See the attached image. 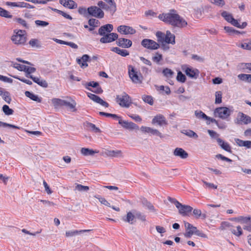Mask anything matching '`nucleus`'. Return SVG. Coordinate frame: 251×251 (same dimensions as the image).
Segmentation results:
<instances>
[{
	"label": "nucleus",
	"instance_id": "f257e3e1",
	"mask_svg": "<svg viewBox=\"0 0 251 251\" xmlns=\"http://www.w3.org/2000/svg\"><path fill=\"white\" fill-rule=\"evenodd\" d=\"M158 18L164 22L178 28H183L187 25V22L175 9L170 10L168 13L160 14Z\"/></svg>",
	"mask_w": 251,
	"mask_h": 251
},
{
	"label": "nucleus",
	"instance_id": "f03ea898",
	"mask_svg": "<svg viewBox=\"0 0 251 251\" xmlns=\"http://www.w3.org/2000/svg\"><path fill=\"white\" fill-rule=\"evenodd\" d=\"M14 34L11 37V40L16 45H23L26 41L25 31L18 30L17 32L14 31Z\"/></svg>",
	"mask_w": 251,
	"mask_h": 251
},
{
	"label": "nucleus",
	"instance_id": "7ed1b4c3",
	"mask_svg": "<svg viewBox=\"0 0 251 251\" xmlns=\"http://www.w3.org/2000/svg\"><path fill=\"white\" fill-rule=\"evenodd\" d=\"M128 75L133 83L136 84L142 83L143 78L141 74L137 71L132 66H129L128 67Z\"/></svg>",
	"mask_w": 251,
	"mask_h": 251
},
{
	"label": "nucleus",
	"instance_id": "20e7f679",
	"mask_svg": "<svg viewBox=\"0 0 251 251\" xmlns=\"http://www.w3.org/2000/svg\"><path fill=\"white\" fill-rule=\"evenodd\" d=\"M116 102L122 107H129L131 103L130 97L125 92H123L121 95H117Z\"/></svg>",
	"mask_w": 251,
	"mask_h": 251
},
{
	"label": "nucleus",
	"instance_id": "39448f33",
	"mask_svg": "<svg viewBox=\"0 0 251 251\" xmlns=\"http://www.w3.org/2000/svg\"><path fill=\"white\" fill-rule=\"evenodd\" d=\"M231 110L226 107L216 108L214 111L215 117H218L223 120L227 119L231 115Z\"/></svg>",
	"mask_w": 251,
	"mask_h": 251
},
{
	"label": "nucleus",
	"instance_id": "423d86ee",
	"mask_svg": "<svg viewBox=\"0 0 251 251\" xmlns=\"http://www.w3.org/2000/svg\"><path fill=\"white\" fill-rule=\"evenodd\" d=\"M89 15L98 19H102L104 16L103 10L97 6H91L87 8Z\"/></svg>",
	"mask_w": 251,
	"mask_h": 251
},
{
	"label": "nucleus",
	"instance_id": "0eeeda50",
	"mask_svg": "<svg viewBox=\"0 0 251 251\" xmlns=\"http://www.w3.org/2000/svg\"><path fill=\"white\" fill-rule=\"evenodd\" d=\"M82 85L86 89L96 94H101L102 90L99 85V83L95 81H90L89 82H82Z\"/></svg>",
	"mask_w": 251,
	"mask_h": 251
},
{
	"label": "nucleus",
	"instance_id": "6e6552de",
	"mask_svg": "<svg viewBox=\"0 0 251 251\" xmlns=\"http://www.w3.org/2000/svg\"><path fill=\"white\" fill-rule=\"evenodd\" d=\"M182 71L190 78L193 79H197L199 76L200 72L197 69L193 68L185 65L182 66Z\"/></svg>",
	"mask_w": 251,
	"mask_h": 251
},
{
	"label": "nucleus",
	"instance_id": "1a4fd4ad",
	"mask_svg": "<svg viewBox=\"0 0 251 251\" xmlns=\"http://www.w3.org/2000/svg\"><path fill=\"white\" fill-rule=\"evenodd\" d=\"M141 45L144 48L151 50H155L158 49L160 46L155 41L149 39H144L141 42Z\"/></svg>",
	"mask_w": 251,
	"mask_h": 251
},
{
	"label": "nucleus",
	"instance_id": "9d476101",
	"mask_svg": "<svg viewBox=\"0 0 251 251\" xmlns=\"http://www.w3.org/2000/svg\"><path fill=\"white\" fill-rule=\"evenodd\" d=\"M106 2V11L113 15L117 11V4L114 0H103Z\"/></svg>",
	"mask_w": 251,
	"mask_h": 251
},
{
	"label": "nucleus",
	"instance_id": "9b49d317",
	"mask_svg": "<svg viewBox=\"0 0 251 251\" xmlns=\"http://www.w3.org/2000/svg\"><path fill=\"white\" fill-rule=\"evenodd\" d=\"M118 35L116 33H109L102 37L100 41L101 43H108L118 39Z\"/></svg>",
	"mask_w": 251,
	"mask_h": 251
},
{
	"label": "nucleus",
	"instance_id": "f8f14e48",
	"mask_svg": "<svg viewBox=\"0 0 251 251\" xmlns=\"http://www.w3.org/2000/svg\"><path fill=\"white\" fill-rule=\"evenodd\" d=\"M236 120V123L237 124L247 125L251 123V117L242 112H239L237 114Z\"/></svg>",
	"mask_w": 251,
	"mask_h": 251
},
{
	"label": "nucleus",
	"instance_id": "ddd939ff",
	"mask_svg": "<svg viewBox=\"0 0 251 251\" xmlns=\"http://www.w3.org/2000/svg\"><path fill=\"white\" fill-rule=\"evenodd\" d=\"M118 32L124 34H134L136 33V30L132 27L122 25H120L117 28Z\"/></svg>",
	"mask_w": 251,
	"mask_h": 251
},
{
	"label": "nucleus",
	"instance_id": "4468645a",
	"mask_svg": "<svg viewBox=\"0 0 251 251\" xmlns=\"http://www.w3.org/2000/svg\"><path fill=\"white\" fill-rule=\"evenodd\" d=\"M179 212L183 216H188L191 213L193 208L189 205H176Z\"/></svg>",
	"mask_w": 251,
	"mask_h": 251
},
{
	"label": "nucleus",
	"instance_id": "2eb2a0df",
	"mask_svg": "<svg viewBox=\"0 0 251 251\" xmlns=\"http://www.w3.org/2000/svg\"><path fill=\"white\" fill-rule=\"evenodd\" d=\"M185 226L186 228V231L184 233V236L186 238H190L192 235L196 232H198L197 227L194 226L189 223H185Z\"/></svg>",
	"mask_w": 251,
	"mask_h": 251
},
{
	"label": "nucleus",
	"instance_id": "dca6fc26",
	"mask_svg": "<svg viewBox=\"0 0 251 251\" xmlns=\"http://www.w3.org/2000/svg\"><path fill=\"white\" fill-rule=\"evenodd\" d=\"M113 26L111 24H106L105 25L101 26L98 30V33L99 35L104 36V35H106L113 30Z\"/></svg>",
	"mask_w": 251,
	"mask_h": 251
},
{
	"label": "nucleus",
	"instance_id": "f3484780",
	"mask_svg": "<svg viewBox=\"0 0 251 251\" xmlns=\"http://www.w3.org/2000/svg\"><path fill=\"white\" fill-rule=\"evenodd\" d=\"M88 97L92 100L94 101L95 102L100 104L102 106H103L105 107H108L109 106V104L102 100L100 97L90 93L87 94Z\"/></svg>",
	"mask_w": 251,
	"mask_h": 251
},
{
	"label": "nucleus",
	"instance_id": "a211bd4d",
	"mask_svg": "<svg viewBox=\"0 0 251 251\" xmlns=\"http://www.w3.org/2000/svg\"><path fill=\"white\" fill-rule=\"evenodd\" d=\"M117 45L123 48H128L132 46V41L127 39L121 38L116 41Z\"/></svg>",
	"mask_w": 251,
	"mask_h": 251
},
{
	"label": "nucleus",
	"instance_id": "6ab92c4d",
	"mask_svg": "<svg viewBox=\"0 0 251 251\" xmlns=\"http://www.w3.org/2000/svg\"><path fill=\"white\" fill-rule=\"evenodd\" d=\"M152 124H157L160 126L168 125L167 121H166L165 117L161 114L157 115L153 118L152 120Z\"/></svg>",
	"mask_w": 251,
	"mask_h": 251
},
{
	"label": "nucleus",
	"instance_id": "aec40b11",
	"mask_svg": "<svg viewBox=\"0 0 251 251\" xmlns=\"http://www.w3.org/2000/svg\"><path fill=\"white\" fill-rule=\"evenodd\" d=\"M59 3L69 9H75L77 7V3L73 0H59Z\"/></svg>",
	"mask_w": 251,
	"mask_h": 251
},
{
	"label": "nucleus",
	"instance_id": "412c9836",
	"mask_svg": "<svg viewBox=\"0 0 251 251\" xmlns=\"http://www.w3.org/2000/svg\"><path fill=\"white\" fill-rule=\"evenodd\" d=\"M237 219L242 223L248 225L249 226H245L244 229L251 231V217L240 216Z\"/></svg>",
	"mask_w": 251,
	"mask_h": 251
},
{
	"label": "nucleus",
	"instance_id": "4be33fe9",
	"mask_svg": "<svg viewBox=\"0 0 251 251\" xmlns=\"http://www.w3.org/2000/svg\"><path fill=\"white\" fill-rule=\"evenodd\" d=\"M119 124L121 125L124 128L128 129H135L137 126V125L132 123V122H128L126 121L122 120L121 118L118 119Z\"/></svg>",
	"mask_w": 251,
	"mask_h": 251
},
{
	"label": "nucleus",
	"instance_id": "5701e85b",
	"mask_svg": "<svg viewBox=\"0 0 251 251\" xmlns=\"http://www.w3.org/2000/svg\"><path fill=\"white\" fill-rule=\"evenodd\" d=\"M141 130L143 132L151 133L152 135L158 136L160 138L163 137L162 134L156 129H153L150 127L142 126L141 127Z\"/></svg>",
	"mask_w": 251,
	"mask_h": 251
},
{
	"label": "nucleus",
	"instance_id": "b1692460",
	"mask_svg": "<svg viewBox=\"0 0 251 251\" xmlns=\"http://www.w3.org/2000/svg\"><path fill=\"white\" fill-rule=\"evenodd\" d=\"M90 57L87 54L82 55L81 58H77L76 62L80 65L81 68H85L88 66L87 62L90 61Z\"/></svg>",
	"mask_w": 251,
	"mask_h": 251
},
{
	"label": "nucleus",
	"instance_id": "393cba45",
	"mask_svg": "<svg viewBox=\"0 0 251 251\" xmlns=\"http://www.w3.org/2000/svg\"><path fill=\"white\" fill-rule=\"evenodd\" d=\"M173 153L175 156L179 157L182 159H185L188 156V153L183 149L180 148H176Z\"/></svg>",
	"mask_w": 251,
	"mask_h": 251
},
{
	"label": "nucleus",
	"instance_id": "a878e982",
	"mask_svg": "<svg viewBox=\"0 0 251 251\" xmlns=\"http://www.w3.org/2000/svg\"><path fill=\"white\" fill-rule=\"evenodd\" d=\"M164 42L167 44H175V36L172 34L170 31L167 30L166 34L165 35Z\"/></svg>",
	"mask_w": 251,
	"mask_h": 251
},
{
	"label": "nucleus",
	"instance_id": "bb28decb",
	"mask_svg": "<svg viewBox=\"0 0 251 251\" xmlns=\"http://www.w3.org/2000/svg\"><path fill=\"white\" fill-rule=\"evenodd\" d=\"M26 76L27 77L30 78L31 79H32V80L34 82L36 83L39 85H40L44 88H47L48 86V83L45 80H43V79L41 80L39 78H38L37 77H34L33 75L28 76L27 75H26Z\"/></svg>",
	"mask_w": 251,
	"mask_h": 251
},
{
	"label": "nucleus",
	"instance_id": "cd10ccee",
	"mask_svg": "<svg viewBox=\"0 0 251 251\" xmlns=\"http://www.w3.org/2000/svg\"><path fill=\"white\" fill-rule=\"evenodd\" d=\"M236 144L239 147H244L247 149H251V141H243L238 138L235 139Z\"/></svg>",
	"mask_w": 251,
	"mask_h": 251
},
{
	"label": "nucleus",
	"instance_id": "c85d7f7f",
	"mask_svg": "<svg viewBox=\"0 0 251 251\" xmlns=\"http://www.w3.org/2000/svg\"><path fill=\"white\" fill-rule=\"evenodd\" d=\"M217 143L222 149L228 152H231V147L228 143L225 142L222 139H218Z\"/></svg>",
	"mask_w": 251,
	"mask_h": 251
},
{
	"label": "nucleus",
	"instance_id": "c756f323",
	"mask_svg": "<svg viewBox=\"0 0 251 251\" xmlns=\"http://www.w3.org/2000/svg\"><path fill=\"white\" fill-rule=\"evenodd\" d=\"M135 218V215L134 214V211L133 213L131 212H127L126 216L124 217L123 218V220L124 221L126 222H127L130 224H132L134 223V220Z\"/></svg>",
	"mask_w": 251,
	"mask_h": 251
},
{
	"label": "nucleus",
	"instance_id": "7c9ffc66",
	"mask_svg": "<svg viewBox=\"0 0 251 251\" xmlns=\"http://www.w3.org/2000/svg\"><path fill=\"white\" fill-rule=\"evenodd\" d=\"M91 230L90 229H83L80 230H73V231H67L65 233V235L67 237H72L73 236H75L78 234H80L81 233H84L87 232H89Z\"/></svg>",
	"mask_w": 251,
	"mask_h": 251
},
{
	"label": "nucleus",
	"instance_id": "2f4dec72",
	"mask_svg": "<svg viewBox=\"0 0 251 251\" xmlns=\"http://www.w3.org/2000/svg\"><path fill=\"white\" fill-rule=\"evenodd\" d=\"M229 230L232 234L237 237L240 236L243 234L242 227L240 226L235 227L231 226Z\"/></svg>",
	"mask_w": 251,
	"mask_h": 251
},
{
	"label": "nucleus",
	"instance_id": "473e14b6",
	"mask_svg": "<svg viewBox=\"0 0 251 251\" xmlns=\"http://www.w3.org/2000/svg\"><path fill=\"white\" fill-rule=\"evenodd\" d=\"M111 50L123 57L126 56L129 54L127 50L124 49H121L118 47H113Z\"/></svg>",
	"mask_w": 251,
	"mask_h": 251
},
{
	"label": "nucleus",
	"instance_id": "72a5a7b5",
	"mask_svg": "<svg viewBox=\"0 0 251 251\" xmlns=\"http://www.w3.org/2000/svg\"><path fill=\"white\" fill-rule=\"evenodd\" d=\"M85 126L90 131L94 132L95 133L101 132L100 129L97 127L96 125L93 123L87 122Z\"/></svg>",
	"mask_w": 251,
	"mask_h": 251
},
{
	"label": "nucleus",
	"instance_id": "f704fd0d",
	"mask_svg": "<svg viewBox=\"0 0 251 251\" xmlns=\"http://www.w3.org/2000/svg\"><path fill=\"white\" fill-rule=\"evenodd\" d=\"M107 156L112 157H122V152L120 150L108 151L106 152Z\"/></svg>",
	"mask_w": 251,
	"mask_h": 251
},
{
	"label": "nucleus",
	"instance_id": "c9c22d12",
	"mask_svg": "<svg viewBox=\"0 0 251 251\" xmlns=\"http://www.w3.org/2000/svg\"><path fill=\"white\" fill-rule=\"evenodd\" d=\"M81 153L85 155V156H88V155H93L95 153H97L98 151H94L92 149H89L88 148H82L81 149L80 151Z\"/></svg>",
	"mask_w": 251,
	"mask_h": 251
},
{
	"label": "nucleus",
	"instance_id": "e433bc0d",
	"mask_svg": "<svg viewBox=\"0 0 251 251\" xmlns=\"http://www.w3.org/2000/svg\"><path fill=\"white\" fill-rule=\"evenodd\" d=\"M25 95L26 97L30 98L31 100L34 101H37L38 102H40L41 101V99L39 98L37 95H36L29 91H25Z\"/></svg>",
	"mask_w": 251,
	"mask_h": 251
},
{
	"label": "nucleus",
	"instance_id": "4c0bfd02",
	"mask_svg": "<svg viewBox=\"0 0 251 251\" xmlns=\"http://www.w3.org/2000/svg\"><path fill=\"white\" fill-rule=\"evenodd\" d=\"M162 74L165 77L167 78H171L173 77L175 73L172 70L166 68L163 70Z\"/></svg>",
	"mask_w": 251,
	"mask_h": 251
},
{
	"label": "nucleus",
	"instance_id": "58836bf2",
	"mask_svg": "<svg viewBox=\"0 0 251 251\" xmlns=\"http://www.w3.org/2000/svg\"><path fill=\"white\" fill-rule=\"evenodd\" d=\"M52 102L55 108L64 106L65 100L57 98L52 99Z\"/></svg>",
	"mask_w": 251,
	"mask_h": 251
},
{
	"label": "nucleus",
	"instance_id": "ea45409f",
	"mask_svg": "<svg viewBox=\"0 0 251 251\" xmlns=\"http://www.w3.org/2000/svg\"><path fill=\"white\" fill-rule=\"evenodd\" d=\"M181 132L190 138H195L197 139L198 135L193 130L183 129L181 131Z\"/></svg>",
	"mask_w": 251,
	"mask_h": 251
},
{
	"label": "nucleus",
	"instance_id": "a19ab883",
	"mask_svg": "<svg viewBox=\"0 0 251 251\" xmlns=\"http://www.w3.org/2000/svg\"><path fill=\"white\" fill-rule=\"evenodd\" d=\"M193 214L197 218H201L202 219H205L207 216L205 213H201V210L198 209H195L193 210Z\"/></svg>",
	"mask_w": 251,
	"mask_h": 251
},
{
	"label": "nucleus",
	"instance_id": "79ce46f5",
	"mask_svg": "<svg viewBox=\"0 0 251 251\" xmlns=\"http://www.w3.org/2000/svg\"><path fill=\"white\" fill-rule=\"evenodd\" d=\"M76 105V103L74 100H72V102H70L66 100H65L64 106L68 107L70 109L73 110L72 111L75 112L76 111V109L75 108Z\"/></svg>",
	"mask_w": 251,
	"mask_h": 251
},
{
	"label": "nucleus",
	"instance_id": "37998d69",
	"mask_svg": "<svg viewBox=\"0 0 251 251\" xmlns=\"http://www.w3.org/2000/svg\"><path fill=\"white\" fill-rule=\"evenodd\" d=\"M152 61L157 64H160V62L163 60L162 55L157 52L152 58Z\"/></svg>",
	"mask_w": 251,
	"mask_h": 251
},
{
	"label": "nucleus",
	"instance_id": "c03bdc74",
	"mask_svg": "<svg viewBox=\"0 0 251 251\" xmlns=\"http://www.w3.org/2000/svg\"><path fill=\"white\" fill-rule=\"evenodd\" d=\"M195 115L198 119H202L204 120L209 119V117L207 116L201 110H196L195 112Z\"/></svg>",
	"mask_w": 251,
	"mask_h": 251
},
{
	"label": "nucleus",
	"instance_id": "a18cd8bd",
	"mask_svg": "<svg viewBox=\"0 0 251 251\" xmlns=\"http://www.w3.org/2000/svg\"><path fill=\"white\" fill-rule=\"evenodd\" d=\"M221 15L228 22L230 23L233 18L232 15L226 11H224L221 13Z\"/></svg>",
	"mask_w": 251,
	"mask_h": 251
},
{
	"label": "nucleus",
	"instance_id": "49530a36",
	"mask_svg": "<svg viewBox=\"0 0 251 251\" xmlns=\"http://www.w3.org/2000/svg\"><path fill=\"white\" fill-rule=\"evenodd\" d=\"M182 202H183L182 200H181L180 201H179L175 198H173L170 197H168L167 199L164 201V202L165 204H168L169 202L172 204H181Z\"/></svg>",
	"mask_w": 251,
	"mask_h": 251
},
{
	"label": "nucleus",
	"instance_id": "de8ad7c7",
	"mask_svg": "<svg viewBox=\"0 0 251 251\" xmlns=\"http://www.w3.org/2000/svg\"><path fill=\"white\" fill-rule=\"evenodd\" d=\"M88 24L90 26L98 27L100 25V22L96 19H90L88 21Z\"/></svg>",
	"mask_w": 251,
	"mask_h": 251
},
{
	"label": "nucleus",
	"instance_id": "09e8293b",
	"mask_svg": "<svg viewBox=\"0 0 251 251\" xmlns=\"http://www.w3.org/2000/svg\"><path fill=\"white\" fill-rule=\"evenodd\" d=\"M142 100L146 103H148L151 105H152L153 104V100L152 97L151 96L144 95L142 97Z\"/></svg>",
	"mask_w": 251,
	"mask_h": 251
},
{
	"label": "nucleus",
	"instance_id": "8fccbe9b",
	"mask_svg": "<svg viewBox=\"0 0 251 251\" xmlns=\"http://www.w3.org/2000/svg\"><path fill=\"white\" fill-rule=\"evenodd\" d=\"M16 21L18 23L20 24L21 25H22L25 28H26V29L29 28V25L28 24H27L25 20H24L21 18H19L16 19Z\"/></svg>",
	"mask_w": 251,
	"mask_h": 251
},
{
	"label": "nucleus",
	"instance_id": "3c124183",
	"mask_svg": "<svg viewBox=\"0 0 251 251\" xmlns=\"http://www.w3.org/2000/svg\"><path fill=\"white\" fill-rule=\"evenodd\" d=\"M0 16L7 18H11L12 17V15H10L8 11L1 7H0Z\"/></svg>",
	"mask_w": 251,
	"mask_h": 251
},
{
	"label": "nucleus",
	"instance_id": "603ef678",
	"mask_svg": "<svg viewBox=\"0 0 251 251\" xmlns=\"http://www.w3.org/2000/svg\"><path fill=\"white\" fill-rule=\"evenodd\" d=\"M207 132L208 133L211 138L216 139L217 142L218 139H220L219 138L220 135L218 133H217L216 131L208 129Z\"/></svg>",
	"mask_w": 251,
	"mask_h": 251
},
{
	"label": "nucleus",
	"instance_id": "864d4df0",
	"mask_svg": "<svg viewBox=\"0 0 251 251\" xmlns=\"http://www.w3.org/2000/svg\"><path fill=\"white\" fill-rule=\"evenodd\" d=\"M156 36L157 38V41L159 43H164L165 34L161 31H157L156 33Z\"/></svg>",
	"mask_w": 251,
	"mask_h": 251
},
{
	"label": "nucleus",
	"instance_id": "5fc2aeb1",
	"mask_svg": "<svg viewBox=\"0 0 251 251\" xmlns=\"http://www.w3.org/2000/svg\"><path fill=\"white\" fill-rule=\"evenodd\" d=\"M134 214L135 217L138 219L141 220L142 222H145L146 221V216L145 215L142 214L140 212L134 211Z\"/></svg>",
	"mask_w": 251,
	"mask_h": 251
},
{
	"label": "nucleus",
	"instance_id": "6e6d98bb",
	"mask_svg": "<svg viewBox=\"0 0 251 251\" xmlns=\"http://www.w3.org/2000/svg\"><path fill=\"white\" fill-rule=\"evenodd\" d=\"M222 93L221 91H217L215 93V101L216 104H219L222 102Z\"/></svg>",
	"mask_w": 251,
	"mask_h": 251
},
{
	"label": "nucleus",
	"instance_id": "4d7b16f0",
	"mask_svg": "<svg viewBox=\"0 0 251 251\" xmlns=\"http://www.w3.org/2000/svg\"><path fill=\"white\" fill-rule=\"evenodd\" d=\"M186 79V78L185 75L184 74H183L180 71H179L177 73L176 80L179 82L184 83L185 82Z\"/></svg>",
	"mask_w": 251,
	"mask_h": 251
},
{
	"label": "nucleus",
	"instance_id": "13d9d810",
	"mask_svg": "<svg viewBox=\"0 0 251 251\" xmlns=\"http://www.w3.org/2000/svg\"><path fill=\"white\" fill-rule=\"evenodd\" d=\"M12 66L14 68L20 71H25V70L26 66L21 65L17 63L12 62Z\"/></svg>",
	"mask_w": 251,
	"mask_h": 251
},
{
	"label": "nucleus",
	"instance_id": "bf43d9fd",
	"mask_svg": "<svg viewBox=\"0 0 251 251\" xmlns=\"http://www.w3.org/2000/svg\"><path fill=\"white\" fill-rule=\"evenodd\" d=\"M2 111L6 115H12L14 112V111L12 109L10 108L7 105H4L3 106Z\"/></svg>",
	"mask_w": 251,
	"mask_h": 251
},
{
	"label": "nucleus",
	"instance_id": "052dcab7",
	"mask_svg": "<svg viewBox=\"0 0 251 251\" xmlns=\"http://www.w3.org/2000/svg\"><path fill=\"white\" fill-rule=\"evenodd\" d=\"M239 47L244 49L251 50V40L247 41L241 44Z\"/></svg>",
	"mask_w": 251,
	"mask_h": 251
},
{
	"label": "nucleus",
	"instance_id": "680f3d73",
	"mask_svg": "<svg viewBox=\"0 0 251 251\" xmlns=\"http://www.w3.org/2000/svg\"><path fill=\"white\" fill-rule=\"evenodd\" d=\"M29 44L32 47H36L39 48L40 47V45L39 44V42L38 39H32L29 42Z\"/></svg>",
	"mask_w": 251,
	"mask_h": 251
},
{
	"label": "nucleus",
	"instance_id": "e2e57ef3",
	"mask_svg": "<svg viewBox=\"0 0 251 251\" xmlns=\"http://www.w3.org/2000/svg\"><path fill=\"white\" fill-rule=\"evenodd\" d=\"M238 77L241 80H248L250 82V75L241 74L238 75Z\"/></svg>",
	"mask_w": 251,
	"mask_h": 251
},
{
	"label": "nucleus",
	"instance_id": "0e129e2a",
	"mask_svg": "<svg viewBox=\"0 0 251 251\" xmlns=\"http://www.w3.org/2000/svg\"><path fill=\"white\" fill-rule=\"evenodd\" d=\"M89 189L88 186H83L81 184H77L75 186V190L79 191H87Z\"/></svg>",
	"mask_w": 251,
	"mask_h": 251
},
{
	"label": "nucleus",
	"instance_id": "69168bd1",
	"mask_svg": "<svg viewBox=\"0 0 251 251\" xmlns=\"http://www.w3.org/2000/svg\"><path fill=\"white\" fill-rule=\"evenodd\" d=\"M210 2L215 5L222 7L225 4L224 0H210Z\"/></svg>",
	"mask_w": 251,
	"mask_h": 251
},
{
	"label": "nucleus",
	"instance_id": "338daca9",
	"mask_svg": "<svg viewBox=\"0 0 251 251\" xmlns=\"http://www.w3.org/2000/svg\"><path fill=\"white\" fill-rule=\"evenodd\" d=\"M19 6L20 8H26L31 9L34 8L35 7L33 5H30V4L25 2H19Z\"/></svg>",
	"mask_w": 251,
	"mask_h": 251
},
{
	"label": "nucleus",
	"instance_id": "774afa93",
	"mask_svg": "<svg viewBox=\"0 0 251 251\" xmlns=\"http://www.w3.org/2000/svg\"><path fill=\"white\" fill-rule=\"evenodd\" d=\"M35 23L37 26L42 27H45L49 25V23L48 22L41 20H36L35 21Z\"/></svg>",
	"mask_w": 251,
	"mask_h": 251
}]
</instances>
